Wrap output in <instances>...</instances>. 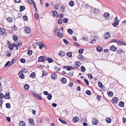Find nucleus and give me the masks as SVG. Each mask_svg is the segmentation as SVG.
Returning <instances> with one entry per match:
<instances>
[{"instance_id":"nucleus-1","label":"nucleus","mask_w":126,"mask_h":126,"mask_svg":"<svg viewBox=\"0 0 126 126\" xmlns=\"http://www.w3.org/2000/svg\"><path fill=\"white\" fill-rule=\"evenodd\" d=\"M47 60V57L45 56H41L39 57L38 61L40 62H44Z\"/></svg>"},{"instance_id":"nucleus-43","label":"nucleus","mask_w":126,"mask_h":126,"mask_svg":"<svg viewBox=\"0 0 126 126\" xmlns=\"http://www.w3.org/2000/svg\"><path fill=\"white\" fill-rule=\"evenodd\" d=\"M69 4L71 6H73L74 5V2L73 1H72L69 2Z\"/></svg>"},{"instance_id":"nucleus-40","label":"nucleus","mask_w":126,"mask_h":126,"mask_svg":"<svg viewBox=\"0 0 126 126\" xmlns=\"http://www.w3.org/2000/svg\"><path fill=\"white\" fill-rule=\"evenodd\" d=\"M84 51L83 49L82 48L79 49L78 50V52L79 53V55H81Z\"/></svg>"},{"instance_id":"nucleus-35","label":"nucleus","mask_w":126,"mask_h":126,"mask_svg":"<svg viewBox=\"0 0 126 126\" xmlns=\"http://www.w3.org/2000/svg\"><path fill=\"white\" fill-rule=\"evenodd\" d=\"M19 74V77L20 78L22 79H24L25 77V76L23 73H20Z\"/></svg>"},{"instance_id":"nucleus-20","label":"nucleus","mask_w":126,"mask_h":126,"mask_svg":"<svg viewBox=\"0 0 126 126\" xmlns=\"http://www.w3.org/2000/svg\"><path fill=\"white\" fill-rule=\"evenodd\" d=\"M122 52H123V51L121 49H118L116 52V54L120 55L121 54Z\"/></svg>"},{"instance_id":"nucleus-24","label":"nucleus","mask_w":126,"mask_h":126,"mask_svg":"<svg viewBox=\"0 0 126 126\" xmlns=\"http://www.w3.org/2000/svg\"><path fill=\"white\" fill-rule=\"evenodd\" d=\"M29 123L31 124L34 125V124L33 123L34 120L33 118H30L28 119Z\"/></svg>"},{"instance_id":"nucleus-38","label":"nucleus","mask_w":126,"mask_h":126,"mask_svg":"<svg viewBox=\"0 0 126 126\" xmlns=\"http://www.w3.org/2000/svg\"><path fill=\"white\" fill-rule=\"evenodd\" d=\"M73 69V67H72L71 66H67V70L68 71H70L71 69Z\"/></svg>"},{"instance_id":"nucleus-58","label":"nucleus","mask_w":126,"mask_h":126,"mask_svg":"<svg viewBox=\"0 0 126 126\" xmlns=\"http://www.w3.org/2000/svg\"><path fill=\"white\" fill-rule=\"evenodd\" d=\"M23 18L24 21H26L28 20V17L26 16H23Z\"/></svg>"},{"instance_id":"nucleus-16","label":"nucleus","mask_w":126,"mask_h":126,"mask_svg":"<svg viewBox=\"0 0 126 126\" xmlns=\"http://www.w3.org/2000/svg\"><path fill=\"white\" fill-rule=\"evenodd\" d=\"M96 50L98 52H100L102 50V48L99 46L96 47Z\"/></svg>"},{"instance_id":"nucleus-33","label":"nucleus","mask_w":126,"mask_h":126,"mask_svg":"<svg viewBox=\"0 0 126 126\" xmlns=\"http://www.w3.org/2000/svg\"><path fill=\"white\" fill-rule=\"evenodd\" d=\"M27 71V70L25 69H23L21 70L19 73L18 74H19L20 73L23 72L26 73Z\"/></svg>"},{"instance_id":"nucleus-62","label":"nucleus","mask_w":126,"mask_h":126,"mask_svg":"<svg viewBox=\"0 0 126 126\" xmlns=\"http://www.w3.org/2000/svg\"><path fill=\"white\" fill-rule=\"evenodd\" d=\"M84 80L87 85H88L89 84V83L88 81L86 79H84Z\"/></svg>"},{"instance_id":"nucleus-39","label":"nucleus","mask_w":126,"mask_h":126,"mask_svg":"<svg viewBox=\"0 0 126 126\" xmlns=\"http://www.w3.org/2000/svg\"><path fill=\"white\" fill-rule=\"evenodd\" d=\"M5 29L3 28H2L1 29V30L0 31V34H3L5 32Z\"/></svg>"},{"instance_id":"nucleus-47","label":"nucleus","mask_w":126,"mask_h":126,"mask_svg":"<svg viewBox=\"0 0 126 126\" xmlns=\"http://www.w3.org/2000/svg\"><path fill=\"white\" fill-rule=\"evenodd\" d=\"M98 86L101 88H102L103 87V85L100 82H98Z\"/></svg>"},{"instance_id":"nucleus-27","label":"nucleus","mask_w":126,"mask_h":126,"mask_svg":"<svg viewBox=\"0 0 126 126\" xmlns=\"http://www.w3.org/2000/svg\"><path fill=\"white\" fill-rule=\"evenodd\" d=\"M119 105L121 107H123L124 106V103L122 101H120L119 103Z\"/></svg>"},{"instance_id":"nucleus-7","label":"nucleus","mask_w":126,"mask_h":126,"mask_svg":"<svg viewBox=\"0 0 126 126\" xmlns=\"http://www.w3.org/2000/svg\"><path fill=\"white\" fill-rule=\"evenodd\" d=\"M110 35L109 34V32H107L105 34L104 36L105 39H108L110 37Z\"/></svg>"},{"instance_id":"nucleus-21","label":"nucleus","mask_w":126,"mask_h":126,"mask_svg":"<svg viewBox=\"0 0 126 126\" xmlns=\"http://www.w3.org/2000/svg\"><path fill=\"white\" fill-rule=\"evenodd\" d=\"M9 47L10 50H12L14 47V44H11L9 45Z\"/></svg>"},{"instance_id":"nucleus-34","label":"nucleus","mask_w":126,"mask_h":126,"mask_svg":"<svg viewBox=\"0 0 126 126\" xmlns=\"http://www.w3.org/2000/svg\"><path fill=\"white\" fill-rule=\"evenodd\" d=\"M106 120L108 123H110L111 121V119L109 118H107L106 119Z\"/></svg>"},{"instance_id":"nucleus-14","label":"nucleus","mask_w":126,"mask_h":126,"mask_svg":"<svg viewBox=\"0 0 126 126\" xmlns=\"http://www.w3.org/2000/svg\"><path fill=\"white\" fill-rule=\"evenodd\" d=\"M98 121L97 120L95 119H93L92 123L94 125H96L98 124Z\"/></svg>"},{"instance_id":"nucleus-6","label":"nucleus","mask_w":126,"mask_h":126,"mask_svg":"<svg viewBox=\"0 0 126 126\" xmlns=\"http://www.w3.org/2000/svg\"><path fill=\"white\" fill-rule=\"evenodd\" d=\"M59 15L57 12V11L54 10L53 11V16L54 17L56 16V17H59Z\"/></svg>"},{"instance_id":"nucleus-22","label":"nucleus","mask_w":126,"mask_h":126,"mask_svg":"<svg viewBox=\"0 0 126 126\" xmlns=\"http://www.w3.org/2000/svg\"><path fill=\"white\" fill-rule=\"evenodd\" d=\"M77 57L78 58H79V59L81 61L83 60L84 59V57L81 55H78Z\"/></svg>"},{"instance_id":"nucleus-28","label":"nucleus","mask_w":126,"mask_h":126,"mask_svg":"<svg viewBox=\"0 0 126 126\" xmlns=\"http://www.w3.org/2000/svg\"><path fill=\"white\" fill-rule=\"evenodd\" d=\"M67 31L68 33L70 34H72L73 33V31L71 29H68L67 30Z\"/></svg>"},{"instance_id":"nucleus-10","label":"nucleus","mask_w":126,"mask_h":126,"mask_svg":"<svg viewBox=\"0 0 126 126\" xmlns=\"http://www.w3.org/2000/svg\"><path fill=\"white\" fill-rule=\"evenodd\" d=\"M79 119L77 116L74 117L73 119V121L74 123L78 122L79 121Z\"/></svg>"},{"instance_id":"nucleus-36","label":"nucleus","mask_w":126,"mask_h":126,"mask_svg":"<svg viewBox=\"0 0 126 126\" xmlns=\"http://www.w3.org/2000/svg\"><path fill=\"white\" fill-rule=\"evenodd\" d=\"M35 76V74L34 72H32L30 75V77H32V78H34Z\"/></svg>"},{"instance_id":"nucleus-23","label":"nucleus","mask_w":126,"mask_h":126,"mask_svg":"<svg viewBox=\"0 0 126 126\" xmlns=\"http://www.w3.org/2000/svg\"><path fill=\"white\" fill-rule=\"evenodd\" d=\"M54 31L55 34L59 33L60 32L59 30L56 27L54 29Z\"/></svg>"},{"instance_id":"nucleus-53","label":"nucleus","mask_w":126,"mask_h":126,"mask_svg":"<svg viewBox=\"0 0 126 126\" xmlns=\"http://www.w3.org/2000/svg\"><path fill=\"white\" fill-rule=\"evenodd\" d=\"M86 93L87 94L89 95L91 94V91H90L87 90L86 92Z\"/></svg>"},{"instance_id":"nucleus-12","label":"nucleus","mask_w":126,"mask_h":126,"mask_svg":"<svg viewBox=\"0 0 126 126\" xmlns=\"http://www.w3.org/2000/svg\"><path fill=\"white\" fill-rule=\"evenodd\" d=\"M76 63L75 64V67L76 68H78L80 66V63L79 61L76 62Z\"/></svg>"},{"instance_id":"nucleus-52","label":"nucleus","mask_w":126,"mask_h":126,"mask_svg":"<svg viewBox=\"0 0 126 126\" xmlns=\"http://www.w3.org/2000/svg\"><path fill=\"white\" fill-rule=\"evenodd\" d=\"M20 61L22 63H25L26 62V60L25 59L22 58L20 59Z\"/></svg>"},{"instance_id":"nucleus-4","label":"nucleus","mask_w":126,"mask_h":126,"mask_svg":"<svg viewBox=\"0 0 126 126\" xmlns=\"http://www.w3.org/2000/svg\"><path fill=\"white\" fill-rule=\"evenodd\" d=\"M111 101L113 103H116L118 101V98L116 97H114L112 99Z\"/></svg>"},{"instance_id":"nucleus-60","label":"nucleus","mask_w":126,"mask_h":126,"mask_svg":"<svg viewBox=\"0 0 126 126\" xmlns=\"http://www.w3.org/2000/svg\"><path fill=\"white\" fill-rule=\"evenodd\" d=\"M60 9L62 12H63L65 10L64 6H63L62 7H61Z\"/></svg>"},{"instance_id":"nucleus-44","label":"nucleus","mask_w":126,"mask_h":126,"mask_svg":"<svg viewBox=\"0 0 126 126\" xmlns=\"http://www.w3.org/2000/svg\"><path fill=\"white\" fill-rule=\"evenodd\" d=\"M93 9H94V12L95 13H97L99 11V10L97 9H96V8H93Z\"/></svg>"},{"instance_id":"nucleus-46","label":"nucleus","mask_w":126,"mask_h":126,"mask_svg":"<svg viewBox=\"0 0 126 126\" xmlns=\"http://www.w3.org/2000/svg\"><path fill=\"white\" fill-rule=\"evenodd\" d=\"M13 40L16 41L17 40L18 38L15 35H13Z\"/></svg>"},{"instance_id":"nucleus-15","label":"nucleus","mask_w":126,"mask_h":126,"mask_svg":"<svg viewBox=\"0 0 126 126\" xmlns=\"http://www.w3.org/2000/svg\"><path fill=\"white\" fill-rule=\"evenodd\" d=\"M61 82L63 83H65L66 82V80L65 78H62L61 79Z\"/></svg>"},{"instance_id":"nucleus-64","label":"nucleus","mask_w":126,"mask_h":126,"mask_svg":"<svg viewBox=\"0 0 126 126\" xmlns=\"http://www.w3.org/2000/svg\"><path fill=\"white\" fill-rule=\"evenodd\" d=\"M16 29H17V28L15 26V25H14V26H13L12 27V29L13 30H16Z\"/></svg>"},{"instance_id":"nucleus-37","label":"nucleus","mask_w":126,"mask_h":126,"mask_svg":"<svg viewBox=\"0 0 126 126\" xmlns=\"http://www.w3.org/2000/svg\"><path fill=\"white\" fill-rule=\"evenodd\" d=\"M25 9V8L24 6L21 5L20 7V11L21 12L23 11Z\"/></svg>"},{"instance_id":"nucleus-57","label":"nucleus","mask_w":126,"mask_h":126,"mask_svg":"<svg viewBox=\"0 0 126 126\" xmlns=\"http://www.w3.org/2000/svg\"><path fill=\"white\" fill-rule=\"evenodd\" d=\"M5 95H4L2 94L1 93H0V98L1 99H2L5 97Z\"/></svg>"},{"instance_id":"nucleus-18","label":"nucleus","mask_w":126,"mask_h":126,"mask_svg":"<svg viewBox=\"0 0 126 126\" xmlns=\"http://www.w3.org/2000/svg\"><path fill=\"white\" fill-rule=\"evenodd\" d=\"M5 97L7 99H9L11 98L10 96L9 93H6L5 94Z\"/></svg>"},{"instance_id":"nucleus-26","label":"nucleus","mask_w":126,"mask_h":126,"mask_svg":"<svg viewBox=\"0 0 126 126\" xmlns=\"http://www.w3.org/2000/svg\"><path fill=\"white\" fill-rule=\"evenodd\" d=\"M7 20L9 22H12L13 21V19L11 17H8L7 18Z\"/></svg>"},{"instance_id":"nucleus-9","label":"nucleus","mask_w":126,"mask_h":126,"mask_svg":"<svg viewBox=\"0 0 126 126\" xmlns=\"http://www.w3.org/2000/svg\"><path fill=\"white\" fill-rule=\"evenodd\" d=\"M117 48L115 47L114 45H112L110 47V49L112 51H115L117 49Z\"/></svg>"},{"instance_id":"nucleus-55","label":"nucleus","mask_w":126,"mask_h":126,"mask_svg":"<svg viewBox=\"0 0 126 126\" xmlns=\"http://www.w3.org/2000/svg\"><path fill=\"white\" fill-rule=\"evenodd\" d=\"M63 40L65 43L66 44H68V41L65 38H63Z\"/></svg>"},{"instance_id":"nucleus-51","label":"nucleus","mask_w":126,"mask_h":126,"mask_svg":"<svg viewBox=\"0 0 126 126\" xmlns=\"http://www.w3.org/2000/svg\"><path fill=\"white\" fill-rule=\"evenodd\" d=\"M63 21L65 23H67L68 22V19L67 18H63Z\"/></svg>"},{"instance_id":"nucleus-17","label":"nucleus","mask_w":126,"mask_h":126,"mask_svg":"<svg viewBox=\"0 0 126 126\" xmlns=\"http://www.w3.org/2000/svg\"><path fill=\"white\" fill-rule=\"evenodd\" d=\"M25 32L27 33H29L31 32V29L29 27H26L25 30Z\"/></svg>"},{"instance_id":"nucleus-48","label":"nucleus","mask_w":126,"mask_h":126,"mask_svg":"<svg viewBox=\"0 0 126 126\" xmlns=\"http://www.w3.org/2000/svg\"><path fill=\"white\" fill-rule=\"evenodd\" d=\"M81 71L83 72H84L86 70L85 67L83 66L81 67Z\"/></svg>"},{"instance_id":"nucleus-25","label":"nucleus","mask_w":126,"mask_h":126,"mask_svg":"<svg viewBox=\"0 0 126 126\" xmlns=\"http://www.w3.org/2000/svg\"><path fill=\"white\" fill-rule=\"evenodd\" d=\"M20 126H25V123L23 121H21L19 123Z\"/></svg>"},{"instance_id":"nucleus-11","label":"nucleus","mask_w":126,"mask_h":126,"mask_svg":"<svg viewBox=\"0 0 126 126\" xmlns=\"http://www.w3.org/2000/svg\"><path fill=\"white\" fill-rule=\"evenodd\" d=\"M93 38V39H92V41L90 42V43L92 44L94 43L96 39V36H94Z\"/></svg>"},{"instance_id":"nucleus-41","label":"nucleus","mask_w":126,"mask_h":126,"mask_svg":"<svg viewBox=\"0 0 126 126\" xmlns=\"http://www.w3.org/2000/svg\"><path fill=\"white\" fill-rule=\"evenodd\" d=\"M47 60L48 61V63H50L53 62V60L50 58H47Z\"/></svg>"},{"instance_id":"nucleus-13","label":"nucleus","mask_w":126,"mask_h":126,"mask_svg":"<svg viewBox=\"0 0 126 126\" xmlns=\"http://www.w3.org/2000/svg\"><path fill=\"white\" fill-rule=\"evenodd\" d=\"M58 55L60 56H63L65 55V53L62 51H60Z\"/></svg>"},{"instance_id":"nucleus-19","label":"nucleus","mask_w":126,"mask_h":126,"mask_svg":"<svg viewBox=\"0 0 126 126\" xmlns=\"http://www.w3.org/2000/svg\"><path fill=\"white\" fill-rule=\"evenodd\" d=\"M16 61V59H14L8 65V67H10L13 65Z\"/></svg>"},{"instance_id":"nucleus-2","label":"nucleus","mask_w":126,"mask_h":126,"mask_svg":"<svg viewBox=\"0 0 126 126\" xmlns=\"http://www.w3.org/2000/svg\"><path fill=\"white\" fill-rule=\"evenodd\" d=\"M114 23L112 24V25L114 27H116V25H118L119 24V20L117 19V17H115L114 19Z\"/></svg>"},{"instance_id":"nucleus-61","label":"nucleus","mask_w":126,"mask_h":126,"mask_svg":"<svg viewBox=\"0 0 126 126\" xmlns=\"http://www.w3.org/2000/svg\"><path fill=\"white\" fill-rule=\"evenodd\" d=\"M118 44H119L121 45H124V42H122L121 41L118 40Z\"/></svg>"},{"instance_id":"nucleus-49","label":"nucleus","mask_w":126,"mask_h":126,"mask_svg":"<svg viewBox=\"0 0 126 126\" xmlns=\"http://www.w3.org/2000/svg\"><path fill=\"white\" fill-rule=\"evenodd\" d=\"M6 107L7 108L10 109L11 107L10 104V103H7L5 105Z\"/></svg>"},{"instance_id":"nucleus-30","label":"nucleus","mask_w":126,"mask_h":126,"mask_svg":"<svg viewBox=\"0 0 126 126\" xmlns=\"http://www.w3.org/2000/svg\"><path fill=\"white\" fill-rule=\"evenodd\" d=\"M29 85L28 84H26L24 85V88L25 89L28 90L29 89Z\"/></svg>"},{"instance_id":"nucleus-56","label":"nucleus","mask_w":126,"mask_h":126,"mask_svg":"<svg viewBox=\"0 0 126 126\" xmlns=\"http://www.w3.org/2000/svg\"><path fill=\"white\" fill-rule=\"evenodd\" d=\"M54 69L55 70H56V71H59L60 70V68H57V66H55L54 67Z\"/></svg>"},{"instance_id":"nucleus-31","label":"nucleus","mask_w":126,"mask_h":126,"mask_svg":"<svg viewBox=\"0 0 126 126\" xmlns=\"http://www.w3.org/2000/svg\"><path fill=\"white\" fill-rule=\"evenodd\" d=\"M59 121L61 122L62 123L65 124H66V122L65 121L63 120L62 118H59Z\"/></svg>"},{"instance_id":"nucleus-54","label":"nucleus","mask_w":126,"mask_h":126,"mask_svg":"<svg viewBox=\"0 0 126 126\" xmlns=\"http://www.w3.org/2000/svg\"><path fill=\"white\" fill-rule=\"evenodd\" d=\"M32 51L31 50H29L28 51V54L29 55H31L32 53Z\"/></svg>"},{"instance_id":"nucleus-8","label":"nucleus","mask_w":126,"mask_h":126,"mask_svg":"<svg viewBox=\"0 0 126 126\" xmlns=\"http://www.w3.org/2000/svg\"><path fill=\"white\" fill-rule=\"evenodd\" d=\"M57 78V75L55 73L53 74L51 76V78L54 79H56Z\"/></svg>"},{"instance_id":"nucleus-32","label":"nucleus","mask_w":126,"mask_h":126,"mask_svg":"<svg viewBox=\"0 0 126 126\" xmlns=\"http://www.w3.org/2000/svg\"><path fill=\"white\" fill-rule=\"evenodd\" d=\"M108 94L109 96L112 97L113 96V94L112 92H108Z\"/></svg>"},{"instance_id":"nucleus-3","label":"nucleus","mask_w":126,"mask_h":126,"mask_svg":"<svg viewBox=\"0 0 126 126\" xmlns=\"http://www.w3.org/2000/svg\"><path fill=\"white\" fill-rule=\"evenodd\" d=\"M34 96L36 98L39 100H43V98L40 96L39 94L37 93H35L34 94Z\"/></svg>"},{"instance_id":"nucleus-59","label":"nucleus","mask_w":126,"mask_h":126,"mask_svg":"<svg viewBox=\"0 0 126 126\" xmlns=\"http://www.w3.org/2000/svg\"><path fill=\"white\" fill-rule=\"evenodd\" d=\"M119 40L117 39H113L111 40V42H115L116 43H118V41Z\"/></svg>"},{"instance_id":"nucleus-50","label":"nucleus","mask_w":126,"mask_h":126,"mask_svg":"<svg viewBox=\"0 0 126 126\" xmlns=\"http://www.w3.org/2000/svg\"><path fill=\"white\" fill-rule=\"evenodd\" d=\"M48 96L47 97V98L49 100H50L52 98V95L50 94H49Z\"/></svg>"},{"instance_id":"nucleus-29","label":"nucleus","mask_w":126,"mask_h":126,"mask_svg":"<svg viewBox=\"0 0 126 126\" xmlns=\"http://www.w3.org/2000/svg\"><path fill=\"white\" fill-rule=\"evenodd\" d=\"M66 54L69 57L71 58L72 57V53L71 52H68L66 53Z\"/></svg>"},{"instance_id":"nucleus-5","label":"nucleus","mask_w":126,"mask_h":126,"mask_svg":"<svg viewBox=\"0 0 126 126\" xmlns=\"http://www.w3.org/2000/svg\"><path fill=\"white\" fill-rule=\"evenodd\" d=\"M104 16L106 19H109L110 17V15L109 13L105 12L104 14Z\"/></svg>"},{"instance_id":"nucleus-63","label":"nucleus","mask_w":126,"mask_h":126,"mask_svg":"<svg viewBox=\"0 0 126 126\" xmlns=\"http://www.w3.org/2000/svg\"><path fill=\"white\" fill-rule=\"evenodd\" d=\"M81 121L82 122H86L87 121V119L86 118H82L81 120Z\"/></svg>"},{"instance_id":"nucleus-42","label":"nucleus","mask_w":126,"mask_h":126,"mask_svg":"<svg viewBox=\"0 0 126 126\" xmlns=\"http://www.w3.org/2000/svg\"><path fill=\"white\" fill-rule=\"evenodd\" d=\"M63 34V33H62L61 32H59L57 34V36L59 38H61L62 37V35Z\"/></svg>"},{"instance_id":"nucleus-45","label":"nucleus","mask_w":126,"mask_h":126,"mask_svg":"<svg viewBox=\"0 0 126 126\" xmlns=\"http://www.w3.org/2000/svg\"><path fill=\"white\" fill-rule=\"evenodd\" d=\"M43 47H46V46L43 43L39 46V48L40 49H42Z\"/></svg>"}]
</instances>
